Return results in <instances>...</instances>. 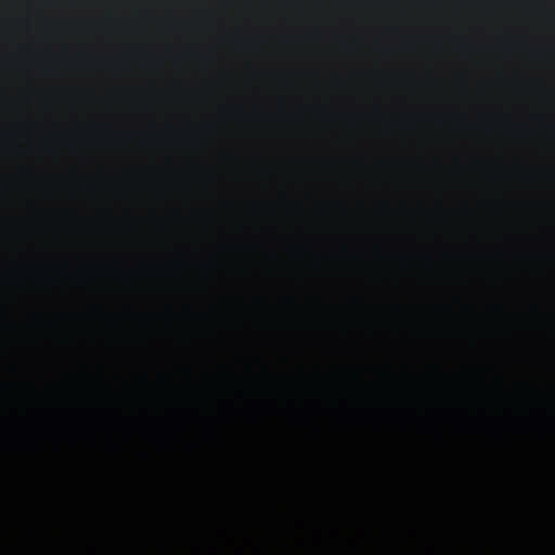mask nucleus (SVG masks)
<instances>
[{
    "mask_svg": "<svg viewBox=\"0 0 555 555\" xmlns=\"http://www.w3.org/2000/svg\"><path fill=\"white\" fill-rule=\"evenodd\" d=\"M548 392L555 393V377L550 379L548 382Z\"/></svg>",
    "mask_w": 555,
    "mask_h": 555,
    "instance_id": "nucleus-1",
    "label": "nucleus"
}]
</instances>
